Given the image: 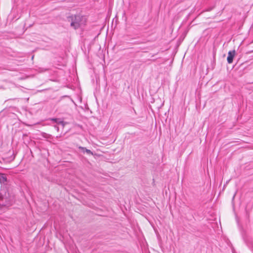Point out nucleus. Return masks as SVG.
<instances>
[{
  "mask_svg": "<svg viewBox=\"0 0 253 253\" xmlns=\"http://www.w3.org/2000/svg\"><path fill=\"white\" fill-rule=\"evenodd\" d=\"M67 21L70 23V26L77 29L85 24V18L80 15H71L67 17Z\"/></svg>",
  "mask_w": 253,
  "mask_h": 253,
  "instance_id": "obj_1",
  "label": "nucleus"
},
{
  "mask_svg": "<svg viewBox=\"0 0 253 253\" xmlns=\"http://www.w3.org/2000/svg\"><path fill=\"white\" fill-rule=\"evenodd\" d=\"M235 54L236 51L235 50H230L228 52L227 60L229 64H231L233 62V58L235 55Z\"/></svg>",
  "mask_w": 253,
  "mask_h": 253,
  "instance_id": "obj_2",
  "label": "nucleus"
},
{
  "mask_svg": "<svg viewBox=\"0 0 253 253\" xmlns=\"http://www.w3.org/2000/svg\"><path fill=\"white\" fill-rule=\"evenodd\" d=\"M79 149H80L84 153H86L88 155H93V153L90 150L87 149L85 147L80 146Z\"/></svg>",
  "mask_w": 253,
  "mask_h": 253,
  "instance_id": "obj_3",
  "label": "nucleus"
},
{
  "mask_svg": "<svg viewBox=\"0 0 253 253\" xmlns=\"http://www.w3.org/2000/svg\"><path fill=\"white\" fill-rule=\"evenodd\" d=\"M6 181V177L3 174H0V182L1 183H4Z\"/></svg>",
  "mask_w": 253,
  "mask_h": 253,
  "instance_id": "obj_4",
  "label": "nucleus"
},
{
  "mask_svg": "<svg viewBox=\"0 0 253 253\" xmlns=\"http://www.w3.org/2000/svg\"><path fill=\"white\" fill-rule=\"evenodd\" d=\"M3 198L1 194H0V208H1L2 206H4L5 205V204L3 202Z\"/></svg>",
  "mask_w": 253,
  "mask_h": 253,
  "instance_id": "obj_5",
  "label": "nucleus"
},
{
  "mask_svg": "<svg viewBox=\"0 0 253 253\" xmlns=\"http://www.w3.org/2000/svg\"><path fill=\"white\" fill-rule=\"evenodd\" d=\"M235 196V194H234V195L233 196V199H234V198Z\"/></svg>",
  "mask_w": 253,
  "mask_h": 253,
  "instance_id": "obj_6",
  "label": "nucleus"
}]
</instances>
